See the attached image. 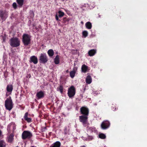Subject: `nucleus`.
<instances>
[{
	"instance_id": "nucleus-36",
	"label": "nucleus",
	"mask_w": 147,
	"mask_h": 147,
	"mask_svg": "<svg viewBox=\"0 0 147 147\" xmlns=\"http://www.w3.org/2000/svg\"><path fill=\"white\" fill-rule=\"evenodd\" d=\"M80 147H86L85 145H83V146H81Z\"/></svg>"
},
{
	"instance_id": "nucleus-14",
	"label": "nucleus",
	"mask_w": 147,
	"mask_h": 147,
	"mask_svg": "<svg viewBox=\"0 0 147 147\" xmlns=\"http://www.w3.org/2000/svg\"><path fill=\"white\" fill-rule=\"evenodd\" d=\"M13 87L12 84H8L6 87V90L7 92L11 93L13 90Z\"/></svg>"
},
{
	"instance_id": "nucleus-37",
	"label": "nucleus",
	"mask_w": 147,
	"mask_h": 147,
	"mask_svg": "<svg viewBox=\"0 0 147 147\" xmlns=\"http://www.w3.org/2000/svg\"><path fill=\"white\" fill-rule=\"evenodd\" d=\"M81 23L82 24H84V22L82 21L81 22Z\"/></svg>"
},
{
	"instance_id": "nucleus-22",
	"label": "nucleus",
	"mask_w": 147,
	"mask_h": 147,
	"mask_svg": "<svg viewBox=\"0 0 147 147\" xmlns=\"http://www.w3.org/2000/svg\"><path fill=\"white\" fill-rule=\"evenodd\" d=\"M48 54L49 57H52L54 54V52L52 49H49L47 52Z\"/></svg>"
},
{
	"instance_id": "nucleus-6",
	"label": "nucleus",
	"mask_w": 147,
	"mask_h": 147,
	"mask_svg": "<svg viewBox=\"0 0 147 147\" xmlns=\"http://www.w3.org/2000/svg\"><path fill=\"white\" fill-rule=\"evenodd\" d=\"M80 112L81 114L82 115L88 116L89 111L88 108L84 106L80 108Z\"/></svg>"
},
{
	"instance_id": "nucleus-5",
	"label": "nucleus",
	"mask_w": 147,
	"mask_h": 147,
	"mask_svg": "<svg viewBox=\"0 0 147 147\" xmlns=\"http://www.w3.org/2000/svg\"><path fill=\"white\" fill-rule=\"evenodd\" d=\"M48 60L47 57L45 53H41L39 57L40 62L42 63H46Z\"/></svg>"
},
{
	"instance_id": "nucleus-10",
	"label": "nucleus",
	"mask_w": 147,
	"mask_h": 147,
	"mask_svg": "<svg viewBox=\"0 0 147 147\" xmlns=\"http://www.w3.org/2000/svg\"><path fill=\"white\" fill-rule=\"evenodd\" d=\"M110 125V123L109 121H104L102 123L101 125V127L102 129H105L109 127Z\"/></svg>"
},
{
	"instance_id": "nucleus-1",
	"label": "nucleus",
	"mask_w": 147,
	"mask_h": 147,
	"mask_svg": "<svg viewBox=\"0 0 147 147\" xmlns=\"http://www.w3.org/2000/svg\"><path fill=\"white\" fill-rule=\"evenodd\" d=\"M13 104L10 96L7 98L5 102V106L6 109L10 111L13 107Z\"/></svg>"
},
{
	"instance_id": "nucleus-29",
	"label": "nucleus",
	"mask_w": 147,
	"mask_h": 147,
	"mask_svg": "<svg viewBox=\"0 0 147 147\" xmlns=\"http://www.w3.org/2000/svg\"><path fill=\"white\" fill-rule=\"evenodd\" d=\"M99 138L102 139H105L106 138V135L102 133H101L99 135Z\"/></svg>"
},
{
	"instance_id": "nucleus-4",
	"label": "nucleus",
	"mask_w": 147,
	"mask_h": 147,
	"mask_svg": "<svg viewBox=\"0 0 147 147\" xmlns=\"http://www.w3.org/2000/svg\"><path fill=\"white\" fill-rule=\"evenodd\" d=\"M76 93V88L74 86H71L68 88L67 94L69 98H71L73 97L75 95Z\"/></svg>"
},
{
	"instance_id": "nucleus-40",
	"label": "nucleus",
	"mask_w": 147,
	"mask_h": 147,
	"mask_svg": "<svg viewBox=\"0 0 147 147\" xmlns=\"http://www.w3.org/2000/svg\"><path fill=\"white\" fill-rule=\"evenodd\" d=\"M33 27H34V24H33Z\"/></svg>"
},
{
	"instance_id": "nucleus-38",
	"label": "nucleus",
	"mask_w": 147,
	"mask_h": 147,
	"mask_svg": "<svg viewBox=\"0 0 147 147\" xmlns=\"http://www.w3.org/2000/svg\"><path fill=\"white\" fill-rule=\"evenodd\" d=\"M66 72L67 73H68L69 72V70H67L66 71Z\"/></svg>"
},
{
	"instance_id": "nucleus-39",
	"label": "nucleus",
	"mask_w": 147,
	"mask_h": 147,
	"mask_svg": "<svg viewBox=\"0 0 147 147\" xmlns=\"http://www.w3.org/2000/svg\"><path fill=\"white\" fill-rule=\"evenodd\" d=\"M35 29H36V30H37L38 28H37L36 27V28H35Z\"/></svg>"
},
{
	"instance_id": "nucleus-7",
	"label": "nucleus",
	"mask_w": 147,
	"mask_h": 147,
	"mask_svg": "<svg viewBox=\"0 0 147 147\" xmlns=\"http://www.w3.org/2000/svg\"><path fill=\"white\" fill-rule=\"evenodd\" d=\"M8 12L6 10H0V17L2 20L5 21L8 17Z\"/></svg>"
},
{
	"instance_id": "nucleus-27",
	"label": "nucleus",
	"mask_w": 147,
	"mask_h": 147,
	"mask_svg": "<svg viewBox=\"0 0 147 147\" xmlns=\"http://www.w3.org/2000/svg\"><path fill=\"white\" fill-rule=\"evenodd\" d=\"M76 74V71L74 70H73L70 72V76L71 78H73L74 77Z\"/></svg>"
},
{
	"instance_id": "nucleus-20",
	"label": "nucleus",
	"mask_w": 147,
	"mask_h": 147,
	"mask_svg": "<svg viewBox=\"0 0 147 147\" xmlns=\"http://www.w3.org/2000/svg\"><path fill=\"white\" fill-rule=\"evenodd\" d=\"M13 136L14 135L13 134H11L10 135L8 139V142H9L11 143L13 139Z\"/></svg>"
},
{
	"instance_id": "nucleus-30",
	"label": "nucleus",
	"mask_w": 147,
	"mask_h": 147,
	"mask_svg": "<svg viewBox=\"0 0 147 147\" xmlns=\"http://www.w3.org/2000/svg\"><path fill=\"white\" fill-rule=\"evenodd\" d=\"M82 34L83 36L84 37L86 38L88 36V33L87 31L85 30L82 32Z\"/></svg>"
},
{
	"instance_id": "nucleus-26",
	"label": "nucleus",
	"mask_w": 147,
	"mask_h": 147,
	"mask_svg": "<svg viewBox=\"0 0 147 147\" xmlns=\"http://www.w3.org/2000/svg\"><path fill=\"white\" fill-rule=\"evenodd\" d=\"M57 90L60 92L61 94H62L63 92V87L62 85H60L57 88Z\"/></svg>"
},
{
	"instance_id": "nucleus-25",
	"label": "nucleus",
	"mask_w": 147,
	"mask_h": 147,
	"mask_svg": "<svg viewBox=\"0 0 147 147\" xmlns=\"http://www.w3.org/2000/svg\"><path fill=\"white\" fill-rule=\"evenodd\" d=\"M70 20V18H67L66 17H64L62 19V22L65 24L66 23H68V22Z\"/></svg>"
},
{
	"instance_id": "nucleus-13",
	"label": "nucleus",
	"mask_w": 147,
	"mask_h": 147,
	"mask_svg": "<svg viewBox=\"0 0 147 147\" xmlns=\"http://www.w3.org/2000/svg\"><path fill=\"white\" fill-rule=\"evenodd\" d=\"M36 96L38 99L43 98L45 96L44 92L42 91H40L37 93Z\"/></svg>"
},
{
	"instance_id": "nucleus-34",
	"label": "nucleus",
	"mask_w": 147,
	"mask_h": 147,
	"mask_svg": "<svg viewBox=\"0 0 147 147\" xmlns=\"http://www.w3.org/2000/svg\"><path fill=\"white\" fill-rule=\"evenodd\" d=\"M9 6V4L7 3V4H5V6L6 7H7V6Z\"/></svg>"
},
{
	"instance_id": "nucleus-3",
	"label": "nucleus",
	"mask_w": 147,
	"mask_h": 147,
	"mask_svg": "<svg viewBox=\"0 0 147 147\" xmlns=\"http://www.w3.org/2000/svg\"><path fill=\"white\" fill-rule=\"evenodd\" d=\"M20 41L17 37L12 38L9 40V44L13 47H17L20 45Z\"/></svg>"
},
{
	"instance_id": "nucleus-21",
	"label": "nucleus",
	"mask_w": 147,
	"mask_h": 147,
	"mask_svg": "<svg viewBox=\"0 0 147 147\" xmlns=\"http://www.w3.org/2000/svg\"><path fill=\"white\" fill-rule=\"evenodd\" d=\"M59 56L57 55L54 59V62L55 64H58L59 63Z\"/></svg>"
},
{
	"instance_id": "nucleus-33",
	"label": "nucleus",
	"mask_w": 147,
	"mask_h": 147,
	"mask_svg": "<svg viewBox=\"0 0 147 147\" xmlns=\"http://www.w3.org/2000/svg\"><path fill=\"white\" fill-rule=\"evenodd\" d=\"M52 133V132H49V136H51V134Z\"/></svg>"
},
{
	"instance_id": "nucleus-42",
	"label": "nucleus",
	"mask_w": 147,
	"mask_h": 147,
	"mask_svg": "<svg viewBox=\"0 0 147 147\" xmlns=\"http://www.w3.org/2000/svg\"><path fill=\"white\" fill-rule=\"evenodd\" d=\"M14 127V125H13V127Z\"/></svg>"
},
{
	"instance_id": "nucleus-24",
	"label": "nucleus",
	"mask_w": 147,
	"mask_h": 147,
	"mask_svg": "<svg viewBox=\"0 0 147 147\" xmlns=\"http://www.w3.org/2000/svg\"><path fill=\"white\" fill-rule=\"evenodd\" d=\"M88 69V67L85 64L83 65L82 67V71L84 72L85 73L87 71Z\"/></svg>"
},
{
	"instance_id": "nucleus-9",
	"label": "nucleus",
	"mask_w": 147,
	"mask_h": 147,
	"mask_svg": "<svg viewBox=\"0 0 147 147\" xmlns=\"http://www.w3.org/2000/svg\"><path fill=\"white\" fill-rule=\"evenodd\" d=\"M88 118V116L82 115L79 117V120L84 125L86 123Z\"/></svg>"
},
{
	"instance_id": "nucleus-11",
	"label": "nucleus",
	"mask_w": 147,
	"mask_h": 147,
	"mask_svg": "<svg viewBox=\"0 0 147 147\" xmlns=\"http://www.w3.org/2000/svg\"><path fill=\"white\" fill-rule=\"evenodd\" d=\"M59 15H57V14L55 15V18L56 20L59 21H61V20L59 19V18H61L62 17L65 15L64 12H62L61 10H59L58 11Z\"/></svg>"
},
{
	"instance_id": "nucleus-19",
	"label": "nucleus",
	"mask_w": 147,
	"mask_h": 147,
	"mask_svg": "<svg viewBox=\"0 0 147 147\" xmlns=\"http://www.w3.org/2000/svg\"><path fill=\"white\" fill-rule=\"evenodd\" d=\"M61 143L59 141H57L53 143V145L51 146L50 147H60Z\"/></svg>"
},
{
	"instance_id": "nucleus-17",
	"label": "nucleus",
	"mask_w": 147,
	"mask_h": 147,
	"mask_svg": "<svg viewBox=\"0 0 147 147\" xmlns=\"http://www.w3.org/2000/svg\"><path fill=\"white\" fill-rule=\"evenodd\" d=\"M92 82V79L91 76L90 75L87 76L86 79V83L88 84H90Z\"/></svg>"
},
{
	"instance_id": "nucleus-32",
	"label": "nucleus",
	"mask_w": 147,
	"mask_h": 147,
	"mask_svg": "<svg viewBox=\"0 0 147 147\" xmlns=\"http://www.w3.org/2000/svg\"><path fill=\"white\" fill-rule=\"evenodd\" d=\"M30 15L32 16H34V13L33 11H30Z\"/></svg>"
},
{
	"instance_id": "nucleus-8",
	"label": "nucleus",
	"mask_w": 147,
	"mask_h": 147,
	"mask_svg": "<svg viewBox=\"0 0 147 147\" xmlns=\"http://www.w3.org/2000/svg\"><path fill=\"white\" fill-rule=\"evenodd\" d=\"M32 136L31 133L27 131H24L22 134V138L23 140H25L26 138H30Z\"/></svg>"
},
{
	"instance_id": "nucleus-15",
	"label": "nucleus",
	"mask_w": 147,
	"mask_h": 147,
	"mask_svg": "<svg viewBox=\"0 0 147 147\" xmlns=\"http://www.w3.org/2000/svg\"><path fill=\"white\" fill-rule=\"evenodd\" d=\"M28 113H26L24 115V119L28 123H30L32 122V119L28 117Z\"/></svg>"
},
{
	"instance_id": "nucleus-41",
	"label": "nucleus",
	"mask_w": 147,
	"mask_h": 147,
	"mask_svg": "<svg viewBox=\"0 0 147 147\" xmlns=\"http://www.w3.org/2000/svg\"><path fill=\"white\" fill-rule=\"evenodd\" d=\"M31 147H35V146H32Z\"/></svg>"
},
{
	"instance_id": "nucleus-18",
	"label": "nucleus",
	"mask_w": 147,
	"mask_h": 147,
	"mask_svg": "<svg viewBox=\"0 0 147 147\" xmlns=\"http://www.w3.org/2000/svg\"><path fill=\"white\" fill-rule=\"evenodd\" d=\"M96 52V50L94 49H93L90 50L88 52V54L89 56H91L94 55Z\"/></svg>"
},
{
	"instance_id": "nucleus-16",
	"label": "nucleus",
	"mask_w": 147,
	"mask_h": 147,
	"mask_svg": "<svg viewBox=\"0 0 147 147\" xmlns=\"http://www.w3.org/2000/svg\"><path fill=\"white\" fill-rule=\"evenodd\" d=\"M16 1L18 4V7L20 8L22 7L24 4V0H16Z\"/></svg>"
},
{
	"instance_id": "nucleus-28",
	"label": "nucleus",
	"mask_w": 147,
	"mask_h": 147,
	"mask_svg": "<svg viewBox=\"0 0 147 147\" xmlns=\"http://www.w3.org/2000/svg\"><path fill=\"white\" fill-rule=\"evenodd\" d=\"M5 143L3 140H0V147H5Z\"/></svg>"
},
{
	"instance_id": "nucleus-35",
	"label": "nucleus",
	"mask_w": 147,
	"mask_h": 147,
	"mask_svg": "<svg viewBox=\"0 0 147 147\" xmlns=\"http://www.w3.org/2000/svg\"><path fill=\"white\" fill-rule=\"evenodd\" d=\"M1 134H2V132L1 131V130H0V136H1Z\"/></svg>"
},
{
	"instance_id": "nucleus-2",
	"label": "nucleus",
	"mask_w": 147,
	"mask_h": 147,
	"mask_svg": "<svg viewBox=\"0 0 147 147\" xmlns=\"http://www.w3.org/2000/svg\"><path fill=\"white\" fill-rule=\"evenodd\" d=\"M31 36L28 34L24 33L22 35V42L24 46H27L30 43Z\"/></svg>"
},
{
	"instance_id": "nucleus-12",
	"label": "nucleus",
	"mask_w": 147,
	"mask_h": 147,
	"mask_svg": "<svg viewBox=\"0 0 147 147\" xmlns=\"http://www.w3.org/2000/svg\"><path fill=\"white\" fill-rule=\"evenodd\" d=\"M29 62L30 63H33L34 64H37L38 62L37 57L34 55L31 56L30 58Z\"/></svg>"
},
{
	"instance_id": "nucleus-31",
	"label": "nucleus",
	"mask_w": 147,
	"mask_h": 147,
	"mask_svg": "<svg viewBox=\"0 0 147 147\" xmlns=\"http://www.w3.org/2000/svg\"><path fill=\"white\" fill-rule=\"evenodd\" d=\"M12 6L14 9H16L17 8V5L16 2H14L12 4Z\"/></svg>"
},
{
	"instance_id": "nucleus-23",
	"label": "nucleus",
	"mask_w": 147,
	"mask_h": 147,
	"mask_svg": "<svg viewBox=\"0 0 147 147\" xmlns=\"http://www.w3.org/2000/svg\"><path fill=\"white\" fill-rule=\"evenodd\" d=\"M85 25L86 28L88 29H90L92 28V24L90 22H87L85 24Z\"/></svg>"
}]
</instances>
